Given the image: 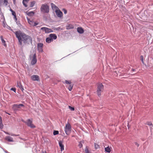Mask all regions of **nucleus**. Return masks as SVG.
Masks as SVG:
<instances>
[{
	"label": "nucleus",
	"instance_id": "obj_1",
	"mask_svg": "<svg viewBox=\"0 0 153 153\" xmlns=\"http://www.w3.org/2000/svg\"><path fill=\"white\" fill-rule=\"evenodd\" d=\"M16 37L17 38L19 44L22 45V42L24 44L32 43V38L28 35L22 33L21 31L18 30L14 32Z\"/></svg>",
	"mask_w": 153,
	"mask_h": 153
},
{
	"label": "nucleus",
	"instance_id": "obj_2",
	"mask_svg": "<svg viewBox=\"0 0 153 153\" xmlns=\"http://www.w3.org/2000/svg\"><path fill=\"white\" fill-rule=\"evenodd\" d=\"M41 11L43 13H48L49 12V7L47 4H42L40 8Z\"/></svg>",
	"mask_w": 153,
	"mask_h": 153
},
{
	"label": "nucleus",
	"instance_id": "obj_3",
	"mask_svg": "<svg viewBox=\"0 0 153 153\" xmlns=\"http://www.w3.org/2000/svg\"><path fill=\"white\" fill-rule=\"evenodd\" d=\"M103 85L102 83H99L98 84L97 90V93L98 96H101V92L103 91Z\"/></svg>",
	"mask_w": 153,
	"mask_h": 153
},
{
	"label": "nucleus",
	"instance_id": "obj_4",
	"mask_svg": "<svg viewBox=\"0 0 153 153\" xmlns=\"http://www.w3.org/2000/svg\"><path fill=\"white\" fill-rule=\"evenodd\" d=\"M65 133L67 135H69L71 132V127L69 123H67L66 125L65 128Z\"/></svg>",
	"mask_w": 153,
	"mask_h": 153
},
{
	"label": "nucleus",
	"instance_id": "obj_5",
	"mask_svg": "<svg viewBox=\"0 0 153 153\" xmlns=\"http://www.w3.org/2000/svg\"><path fill=\"white\" fill-rule=\"evenodd\" d=\"M41 30L43 32H45V33H48L53 32V31L52 29L47 27H42L41 28Z\"/></svg>",
	"mask_w": 153,
	"mask_h": 153
},
{
	"label": "nucleus",
	"instance_id": "obj_6",
	"mask_svg": "<svg viewBox=\"0 0 153 153\" xmlns=\"http://www.w3.org/2000/svg\"><path fill=\"white\" fill-rule=\"evenodd\" d=\"M32 121L30 119H28L27 120V122H25L28 126L30 127L31 128H33L35 127V126L32 124Z\"/></svg>",
	"mask_w": 153,
	"mask_h": 153
},
{
	"label": "nucleus",
	"instance_id": "obj_7",
	"mask_svg": "<svg viewBox=\"0 0 153 153\" xmlns=\"http://www.w3.org/2000/svg\"><path fill=\"white\" fill-rule=\"evenodd\" d=\"M55 12L58 17H61L62 16V12L59 9L56 10Z\"/></svg>",
	"mask_w": 153,
	"mask_h": 153
},
{
	"label": "nucleus",
	"instance_id": "obj_8",
	"mask_svg": "<svg viewBox=\"0 0 153 153\" xmlns=\"http://www.w3.org/2000/svg\"><path fill=\"white\" fill-rule=\"evenodd\" d=\"M36 53H35L33 55V57L31 61V63L32 65H34L36 63Z\"/></svg>",
	"mask_w": 153,
	"mask_h": 153
},
{
	"label": "nucleus",
	"instance_id": "obj_9",
	"mask_svg": "<svg viewBox=\"0 0 153 153\" xmlns=\"http://www.w3.org/2000/svg\"><path fill=\"white\" fill-rule=\"evenodd\" d=\"M31 79L34 81H38L39 80V76L36 75H33L31 76Z\"/></svg>",
	"mask_w": 153,
	"mask_h": 153
},
{
	"label": "nucleus",
	"instance_id": "obj_10",
	"mask_svg": "<svg viewBox=\"0 0 153 153\" xmlns=\"http://www.w3.org/2000/svg\"><path fill=\"white\" fill-rule=\"evenodd\" d=\"M7 0H4L3 5H4L5 6H7L8 3ZM2 0H0V6H2Z\"/></svg>",
	"mask_w": 153,
	"mask_h": 153
},
{
	"label": "nucleus",
	"instance_id": "obj_11",
	"mask_svg": "<svg viewBox=\"0 0 153 153\" xmlns=\"http://www.w3.org/2000/svg\"><path fill=\"white\" fill-rule=\"evenodd\" d=\"M5 139L9 142H13L14 141L13 138L10 136L6 137Z\"/></svg>",
	"mask_w": 153,
	"mask_h": 153
},
{
	"label": "nucleus",
	"instance_id": "obj_12",
	"mask_svg": "<svg viewBox=\"0 0 153 153\" xmlns=\"http://www.w3.org/2000/svg\"><path fill=\"white\" fill-rule=\"evenodd\" d=\"M59 146L60 147L61 150L62 151L64 150V146L62 142V141L60 140L59 142Z\"/></svg>",
	"mask_w": 153,
	"mask_h": 153
},
{
	"label": "nucleus",
	"instance_id": "obj_13",
	"mask_svg": "<svg viewBox=\"0 0 153 153\" xmlns=\"http://www.w3.org/2000/svg\"><path fill=\"white\" fill-rule=\"evenodd\" d=\"M49 36L53 40L56 39L57 38L56 35L55 34H51L49 35Z\"/></svg>",
	"mask_w": 153,
	"mask_h": 153
},
{
	"label": "nucleus",
	"instance_id": "obj_14",
	"mask_svg": "<svg viewBox=\"0 0 153 153\" xmlns=\"http://www.w3.org/2000/svg\"><path fill=\"white\" fill-rule=\"evenodd\" d=\"M17 85L18 87L22 90V91H23L24 89L23 88V87L21 83L20 82H18Z\"/></svg>",
	"mask_w": 153,
	"mask_h": 153
},
{
	"label": "nucleus",
	"instance_id": "obj_15",
	"mask_svg": "<svg viewBox=\"0 0 153 153\" xmlns=\"http://www.w3.org/2000/svg\"><path fill=\"white\" fill-rule=\"evenodd\" d=\"M20 108L19 105L14 104L13 105V109L15 111L17 110V108Z\"/></svg>",
	"mask_w": 153,
	"mask_h": 153
},
{
	"label": "nucleus",
	"instance_id": "obj_16",
	"mask_svg": "<svg viewBox=\"0 0 153 153\" xmlns=\"http://www.w3.org/2000/svg\"><path fill=\"white\" fill-rule=\"evenodd\" d=\"M77 32L80 33H83L84 30L81 27H78L77 28Z\"/></svg>",
	"mask_w": 153,
	"mask_h": 153
},
{
	"label": "nucleus",
	"instance_id": "obj_17",
	"mask_svg": "<svg viewBox=\"0 0 153 153\" xmlns=\"http://www.w3.org/2000/svg\"><path fill=\"white\" fill-rule=\"evenodd\" d=\"M53 41V40H52V39L49 36V37H47L46 38V42L48 43H50L51 42Z\"/></svg>",
	"mask_w": 153,
	"mask_h": 153
},
{
	"label": "nucleus",
	"instance_id": "obj_18",
	"mask_svg": "<svg viewBox=\"0 0 153 153\" xmlns=\"http://www.w3.org/2000/svg\"><path fill=\"white\" fill-rule=\"evenodd\" d=\"M51 4L53 10H55V11L56 10L58 9V8L53 3H51Z\"/></svg>",
	"mask_w": 153,
	"mask_h": 153
},
{
	"label": "nucleus",
	"instance_id": "obj_19",
	"mask_svg": "<svg viewBox=\"0 0 153 153\" xmlns=\"http://www.w3.org/2000/svg\"><path fill=\"white\" fill-rule=\"evenodd\" d=\"M27 20L28 23L31 26H33L34 22L32 20H30L29 19H27Z\"/></svg>",
	"mask_w": 153,
	"mask_h": 153
},
{
	"label": "nucleus",
	"instance_id": "obj_20",
	"mask_svg": "<svg viewBox=\"0 0 153 153\" xmlns=\"http://www.w3.org/2000/svg\"><path fill=\"white\" fill-rule=\"evenodd\" d=\"M3 127L4 125L2 123V118L0 116V128L2 129L3 128Z\"/></svg>",
	"mask_w": 153,
	"mask_h": 153
},
{
	"label": "nucleus",
	"instance_id": "obj_21",
	"mask_svg": "<svg viewBox=\"0 0 153 153\" xmlns=\"http://www.w3.org/2000/svg\"><path fill=\"white\" fill-rule=\"evenodd\" d=\"M0 39H1V42H2V43L4 44V45L5 46H6V44L5 43V41L3 39L2 36H0Z\"/></svg>",
	"mask_w": 153,
	"mask_h": 153
},
{
	"label": "nucleus",
	"instance_id": "obj_22",
	"mask_svg": "<svg viewBox=\"0 0 153 153\" xmlns=\"http://www.w3.org/2000/svg\"><path fill=\"white\" fill-rule=\"evenodd\" d=\"M105 151L106 152L110 153L111 152V148H110L109 146H108L107 147H106L105 148Z\"/></svg>",
	"mask_w": 153,
	"mask_h": 153
},
{
	"label": "nucleus",
	"instance_id": "obj_23",
	"mask_svg": "<svg viewBox=\"0 0 153 153\" xmlns=\"http://www.w3.org/2000/svg\"><path fill=\"white\" fill-rule=\"evenodd\" d=\"M29 0H23L22 1V3L25 7H27V5L26 3L25 2L27 3L29 1Z\"/></svg>",
	"mask_w": 153,
	"mask_h": 153
},
{
	"label": "nucleus",
	"instance_id": "obj_24",
	"mask_svg": "<svg viewBox=\"0 0 153 153\" xmlns=\"http://www.w3.org/2000/svg\"><path fill=\"white\" fill-rule=\"evenodd\" d=\"M74 27L72 25H70L66 26V28L67 30H70L73 28Z\"/></svg>",
	"mask_w": 153,
	"mask_h": 153
},
{
	"label": "nucleus",
	"instance_id": "obj_25",
	"mask_svg": "<svg viewBox=\"0 0 153 153\" xmlns=\"http://www.w3.org/2000/svg\"><path fill=\"white\" fill-rule=\"evenodd\" d=\"M43 45L42 43H39L37 45V48H42Z\"/></svg>",
	"mask_w": 153,
	"mask_h": 153
},
{
	"label": "nucleus",
	"instance_id": "obj_26",
	"mask_svg": "<svg viewBox=\"0 0 153 153\" xmlns=\"http://www.w3.org/2000/svg\"><path fill=\"white\" fill-rule=\"evenodd\" d=\"M36 2L35 1H33L30 2V7H33L35 4Z\"/></svg>",
	"mask_w": 153,
	"mask_h": 153
},
{
	"label": "nucleus",
	"instance_id": "obj_27",
	"mask_svg": "<svg viewBox=\"0 0 153 153\" xmlns=\"http://www.w3.org/2000/svg\"><path fill=\"white\" fill-rule=\"evenodd\" d=\"M73 86V85L71 84L69 85V86L68 88L69 90L70 91H71L72 90V89Z\"/></svg>",
	"mask_w": 153,
	"mask_h": 153
},
{
	"label": "nucleus",
	"instance_id": "obj_28",
	"mask_svg": "<svg viewBox=\"0 0 153 153\" xmlns=\"http://www.w3.org/2000/svg\"><path fill=\"white\" fill-rule=\"evenodd\" d=\"M58 134L59 131H54L53 132V134L54 135Z\"/></svg>",
	"mask_w": 153,
	"mask_h": 153
},
{
	"label": "nucleus",
	"instance_id": "obj_29",
	"mask_svg": "<svg viewBox=\"0 0 153 153\" xmlns=\"http://www.w3.org/2000/svg\"><path fill=\"white\" fill-rule=\"evenodd\" d=\"M65 83L67 84H69V85L71 84V81H68L67 80H66L65 81Z\"/></svg>",
	"mask_w": 153,
	"mask_h": 153
},
{
	"label": "nucleus",
	"instance_id": "obj_30",
	"mask_svg": "<svg viewBox=\"0 0 153 153\" xmlns=\"http://www.w3.org/2000/svg\"><path fill=\"white\" fill-rule=\"evenodd\" d=\"M85 153H90L89 151L88 150L87 147H86L85 149Z\"/></svg>",
	"mask_w": 153,
	"mask_h": 153
},
{
	"label": "nucleus",
	"instance_id": "obj_31",
	"mask_svg": "<svg viewBox=\"0 0 153 153\" xmlns=\"http://www.w3.org/2000/svg\"><path fill=\"white\" fill-rule=\"evenodd\" d=\"M69 108L71 111H74V107H71L70 106H68Z\"/></svg>",
	"mask_w": 153,
	"mask_h": 153
},
{
	"label": "nucleus",
	"instance_id": "obj_32",
	"mask_svg": "<svg viewBox=\"0 0 153 153\" xmlns=\"http://www.w3.org/2000/svg\"><path fill=\"white\" fill-rule=\"evenodd\" d=\"M39 52H43L42 48H37Z\"/></svg>",
	"mask_w": 153,
	"mask_h": 153
},
{
	"label": "nucleus",
	"instance_id": "obj_33",
	"mask_svg": "<svg viewBox=\"0 0 153 153\" xmlns=\"http://www.w3.org/2000/svg\"><path fill=\"white\" fill-rule=\"evenodd\" d=\"M141 60L143 64H144V61H143V56H141L140 57Z\"/></svg>",
	"mask_w": 153,
	"mask_h": 153
},
{
	"label": "nucleus",
	"instance_id": "obj_34",
	"mask_svg": "<svg viewBox=\"0 0 153 153\" xmlns=\"http://www.w3.org/2000/svg\"><path fill=\"white\" fill-rule=\"evenodd\" d=\"M94 146L96 149H97L99 148V145L96 143H95Z\"/></svg>",
	"mask_w": 153,
	"mask_h": 153
},
{
	"label": "nucleus",
	"instance_id": "obj_35",
	"mask_svg": "<svg viewBox=\"0 0 153 153\" xmlns=\"http://www.w3.org/2000/svg\"><path fill=\"white\" fill-rule=\"evenodd\" d=\"M10 89L11 90L13 91L14 92H16V89L15 88H11Z\"/></svg>",
	"mask_w": 153,
	"mask_h": 153
},
{
	"label": "nucleus",
	"instance_id": "obj_36",
	"mask_svg": "<svg viewBox=\"0 0 153 153\" xmlns=\"http://www.w3.org/2000/svg\"><path fill=\"white\" fill-rule=\"evenodd\" d=\"M9 135H11L12 136H17L19 135H16L12 133H10Z\"/></svg>",
	"mask_w": 153,
	"mask_h": 153
},
{
	"label": "nucleus",
	"instance_id": "obj_37",
	"mask_svg": "<svg viewBox=\"0 0 153 153\" xmlns=\"http://www.w3.org/2000/svg\"><path fill=\"white\" fill-rule=\"evenodd\" d=\"M147 124L149 126H151L152 125V123L150 122H148L147 123Z\"/></svg>",
	"mask_w": 153,
	"mask_h": 153
},
{
	"label": "nucleus",
	"instance_id": "obj_38",
	"mask_svg": "<svg viewBox=\"0 0 153 153\" xmlns=\"http://www.w3.org/2000/svg\"><path fill=\"white\" fill-rule=\"evenodd\" d=\"M12 15L13 16H15V15H16V13L13 11L12 12Z\"/></svg>",
	"mask_w": 153,
	"mask_h": 153
},
{
	"label": "nucleus",
	"instance_id": "obj_39",
	"mask_svg": "<svg viewBox=\"0 0 153 153\" xmlns=\"http://www.w3.org/2000/svg\"><path fill=\"white\" fill-rule=\"evenodd\" d=\"M38 23L34 22L33 26H36V25H38Z\"/></svg>",
	"mask_w": 153,
	"mask_h": 153
},
{
	"label": "nucleus",
	"instance_id": "obj_40",
	"mask_svg": "<svg viewBox=\"0 0 153 153\" xmlns=\"http://www.w3.org/2000/svg\"><path fill=\"white\" fill-rule=\"evenodd\" d=\"M63 12H64V13L65 14H66L67 13V10L65 9H63Z\"/></svg>",
	"mask_w": 153,
	"mask_h": 153
},
{
	"label": "nucleus",
	"instance_id": "obj_41",
	"mask_svg": "<svg viewBox=\"0 0 153 153\" xmlns=\"http://www.w3.org/2000/svg\"><path fill=\"white\" fill-rule=\"evenodd\" d=\"M79 146L80 148H81L82 146V143H80L79 144Z\"/></svg>",
	"mask_w": 153,
	"mask_h": 153
},
{
	"label": "nucleus",
	"instance_id": "obj_42",
	"mask_svg": "<svg viewBox=\"0 0 153 153\" xmlns=\"http://www.w3.org/2000/svg\"><path fill=\"white\" fill-rule=\"evenodd\" d=\"M14 16V18L15 20L16 21H17V18H16V15H15V16Z\"/></svg>",
	"mask_w": 153,
	"mask_h": 153
},
{
	"label": "nucleus",
	"instance_id": "obj_43",
	"mask_svg": "<svg viewBox=\"0 0 153 153\" xmlns=\"http://www.w3.org/2000/svg\"><path fill=\"white\" fill-rule=\"evenodd\" d=\"M4 132L6 134L9 135L10 134V133H8L7 132H6L5 131H4Z\"/></svg>",
	"mask_w": 153,
	"mask_h": 153
},
{
	"label": "nucleus",
	"instance_id": "obj_44",
	"mask_svg": "<svg viewBox=\"0 0 153 153\" xmlns=\"http://www.w3.org/2000/svg\"><path fill=\"white\" fill-rule=\"evenodd\" d=\"M19 105V106L20 107V108L21 107L24 106V105L23 104H20Z\"/></svg>",
	"mask_w": 153,
	"mask_h": 153
},
{
	"label": "nucleus",
	"instance_id": "obj_45",
	"mask_svg": "<svg viewBox=\"0 0 153 153\" xmlns=\"http://www.w3.org/2000/svg\"><path fill=\"white\" fill-rule=\"evenodd\" d=\"M135 144L137 146V147H138L139 146V144L137 143H135Z\"/></svg>",
	"mask_w": 153,
	"mask_h": 153
},
{
	"label": "nucleus",
	"instance_id": "obj_46",
	"mask_svg": "<svg viewBox=\"0 0 153 153\" xmlns=\"http://www.w3.org/2000/svg\"><path fill=\"white\" fill-rule=\"evenodd\" d=\"M7 29H9V30H12L11 29V27H7Z\"/></svg>",
	"mask_w": 153,
	"mask_h": 153
},
{
	"label": "nucleus",
	"instance_id": "obj_47",
	"mask_svg": "<svg viewBox=\"0 0 153 153\" xmlns=\"http://www.w3.org/2000/svg\"><path fill=\"white\" fill-rule=\"evenodd\" d=\"M60 28H59V27H58V28H57L56 29V30H59Z\"/></svg>",
	"mask_w": 153,
	"mask_h": 153
},
{
	"label": "nucleus",
	"instance_id": "obj_48",
	"mask_svg": "<svg viewBox=\"0 0 153 153\" xmlns=\"http://www.w3.org/2000/svg\"><path fill=\"white\" fill-rule=\"evenodd\" d=\"M10 11L11 12H12L13 11V10L12 9H10Z\"/></svg>",
	"mask_w": 153,
	"mask_h": 153
},
{
	"label": "nucleus",
	"instance_id": "obj_49",
	"mask_svg": "<svg viewBox=\"0 0 153 153\" xmlns=\"http://www.w3.org/2000/svg\"><path fill=\"white\" fill-rule=\"evenodd\" d=\"M132 71H135V69H132Z\"/></svg>",
	"mask_w": 153,
	"mask_h": 153
},
{
	"label": "nucleus",
	"instance_id": "obj_50",
	"mask_svg": "<svg viewBox=\"0 0 153 153\" xmlns=\"http://www.w3.org/2000/svg\"><path fill=\"white\" fill-rule=\"evenodd\" d=\"M13 2H14V1H15V0H13Z\"/></svg>",
	"mask_w": 153,
	"mask_h": 153
}]
</instances>
